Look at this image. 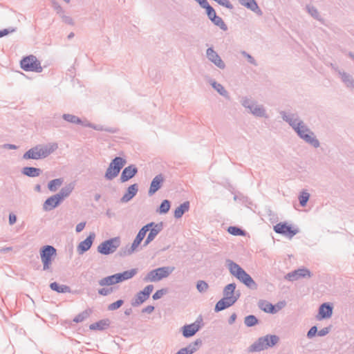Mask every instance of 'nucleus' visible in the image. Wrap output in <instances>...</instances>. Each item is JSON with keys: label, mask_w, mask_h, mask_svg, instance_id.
Returning a JSON list of instances; mask_svg holds the SVG:
<instances>
[{"label": "nucleus", "mask_w": 354, "mask_h": 354, "mask_svg": "<svg viewBox=\"0 0 354 354\" xmlns=\"http://www.w3.org/2000/svg\"><path fill=\"white\" fill-rule=\"evenodd\" d=\"M58 149V145L56 142L48 143L46 145H37L28 150L24 155L25 160L33 159L39 160L48 157Z\"/></svg>", "instance_id": "f257e3e1"}, {"label": "nucleus", "mask_w": 354, "mask_h": 354, "mask_svg": "<svg viewBox=\"0 0 354 354\" xmlns=\"http://www.w3.org/2000/svg\"><path fill=\"white\" fill-rule=\"evenodd\" d=\"M153 225V223H147V225H144L139 230L131 245H126L125 247L120 248L118 254L121 257L132 254L140 245L141 242L145 237L147 232L150 230V227H151Z\"/></svg>", "instance_id": "f03ea898"}, {"label": "nucleus", "mask_w": 354, "mask_h": 354, "mask_svg": "<svg viewBox=\"0 0 354 354\" xmlns=\"http://www.w3.org/2000/svg\"><path fill=\"white\" fill-rule=\"evenodd\" d=\"M279 340V337L276 335H266L257 339L252 345L248 348L249 353L260 352L273 347Z\"/></svg>", "instance_id": "7ed1b4c3"}, {"label": "nucleus", "mask_w": 354, "mask_h": 354, "mask_svg": "<svg viewBox=\"0 0 354 354\" xmlns=\"http://www.w3.org/2000/svg\"><path fill=\"white\" fill-rule=\"evenodd\" d=\"M137 273L136 269H131L104 277L98 281L100 286H110L131 279Z\"/></svg>", "instance_id": "20e7f679"}, {"label": "nucleus", "mask_w": 354, "mask_h": 354, "mask_svg": "<svg viewBox=\"0 0 354 354\" xmlns=\"http://www.w3.org/2000/svg\"><path fill=\"white\" fill-rule=\"evenodd\" d=\"M241 104L253 115L265 118H268L264 106L261 104H258L256 101L248 97H243L241 100Z\"/></svg>", "instance_id": "39448f33"}, {"label": "nucleus", "mask_w": 354, "mask_h": 354, "mask_svg": "<svg viewBox=\"0 0 354 354\" xmlns=\"http://www.w3.org/2000/svg\"><path fill=\"white\" fill-rule=\"evenodd\" d=\"M279 113L283 120L287 122L294 131L295 128L298 127L301 131L305 130L306 131H310V129L304 122L300 119L297 113L286 112L285 111H281Z\"/></svg>", "instance_id": "423d86ee"}, {"label": "nucleus", "mask_w": 354, "mask_h": 354, "mask_svg": "<svg viewBox=\"0 0 354 354\" xmlns=\"http://www.w3.org/2000/svg\"><path fill=\"white\" fill-rule=\"evenodd\" d=\"M39 254L43 263V270H49L57 255V250L52 245H46L40 248Z\"/></svg>", "instance_id": "0eeeda50"}, {"label": "nucleus", "mask_w": 354, "mask_h": 354, "mask_svg": "<svg viewBox=\"0 0 354 354\" xmlns=\"http://www.w3.org/2000/svg\"><path fill=\"white\" fill-rule=\"evenodd\" d=\"M20 67L25 71L41 73L43 71L40 61L33 55L23 57L20 61Z\"/></svg>", "instance_id": "6e6552de"}, {"label": "nucleus", "mask_w": 354, "mask_h": 354, "mask_svg": "<svg viewBox=\"0 0 354 354\" xmlns=\"http://www.w3.org/2000/svg\"><path fill=\"white\" fill-rule=\"evenodd\" d=\"M127 161L122 157H115L110 162L104 177L106 180H113L114 178L118 176L120 170L125 165Z\"/></svg>", "instance_id": "1a4fd4ad"}, {"label": "nucleus", "mask_w": 354, "mask_h": 354, "mask_svg": "<svg viewBox=\"0 0 354 354\" xmlns=\"http://www.w3.org/2000/svg\"><path fill=\"white\" fill-rule=\"evenodd\" d=\"M175 268L172 266H164L152 270L145 277V281H158L167 277L173 272Z\"/></svg>", "instance_id": "9d476101"}, {"label": "nucleus", "mask_w": 354, "mask_h": 354, "mask_svg": "<svg viewBox=\"0 0 354 354\" xmlns=\"http://www.w3.org/2000/svg\"><path fill=\"white\" fill-rule=\"evenodd\" d=\"M121 244L119 236L111 238L103 241L97 248L99 253L103 255H109L114 253Z\"/></svg>", "instance_id": "9b49d317"}, {"label": "nucleus", "mask_w": 354, "mask_h": 354, "mask_svg": "<svg viewBox=\"0 0 354 354\" xmlns=\"http://www.w3.org/2000/svg\"><path fill=\"white\" fill-rule=\"evenodd\" d=\"M295 131L297 136L306 143L310 145L315 148H318L319 147V141L315 136L314 132L310 129V131H306L305 130L301 131L297 127V128H295Z\"/></svg>", "instance_id": "f8f14e48"}, {"label": "nucleus", "mask_w": 354, "mask_h": 354, "mask_svg": "<svg viewBox=\"0 0 354 354\" xmlns=\"http://www.w3.org/2000/svg\"><path fill=\"white\" fill-rule=\"evenodd\" d=\"M311 276L312 273L308 269L301 268L288 272L285 275L284 278L288 281H294L301 278H310Z\"/></svg>", "instance_id": "ddd939ff"}, {"label": "nucleus", "mask_w": 354, "mask_h": 354, "mask_svg": "<svg viewBox=\"0 0 354 354\" xmlns=\"http://www.w3.org/2000/svg\"><path fill=\"white\" fill-rule=\"evenodd\" d=\"M208 19L216 26L219 27L222 30L226 31L227 26L221 17L217 16L214 8L209 6L205 9Z\"/></svg>", "instance_id": "4468645a"}, {"label": "nucleus", "mask_w": 354, "mask_h": 354, "mask_svg": "<svg viewBox=\"0 0 354 354\" xmlns=\"http://www.w3.org/2000/svg\"><path fill=\"white\" fill-rule=\"evenodd\" d=\"M274 230L276 233L288 236L289 238L293 237L296 235L299 230L297 229H292L291 225H288L286 223H279L274 226Z\"/></svg>", "instance_id": "2eb2a0df"}, {"label": "nucleus", "mask_w": 354, "mask_h": 354, "mask_svg": "<svg viewBox=\"0 0 354 354\" xmlns=\"http://www.w3.org/2000/svg\"><path fill=\"white\" fill-rule=\"evenodd\" d=\"M206 56L208 60L212 62L218 68L224 69L225 68V64L212 47L207 49Z\"/></svg>", "instance_id": "dca6fc26"}, {"label": "nucleus", "mask_w": 354, "mask_h": 354, "mask_svg": "<svg viewBox=\"0 0 354 354\" xmlns=\"http://www.w3.org/2000/svg\"><path fill=\"white\" fill-rule=\"evenodd\" d=\"M95 238V234L91 232L86 239L81 241L77 247V251L79 254H83L88 251L92 246L93 241Z\"/></svg>", "instance_id": "f3484780"}, {"label": "nucleus", "mask_w": 354, "mask_h": 354, "mask_svg": "<svg viewBox=\"0 0 354 354\" xmlns=\"http://www.w3.org/2000/svg\"><path fill=\"white\" fill-rule=\"evenodd\" d=\"M236 302V298L235 297H223L220 299L215 305L214 311L218 313L223 310Z\"/></svg>", "instance_id": "a211bd4d"}, {"label": "nucleus", "mask_w": 354, "mask_h": 354, "mask_svg": "<svg viewBox=\"0 0 354 354\" xmlns=\"http://www.w3.org/2000/svg\"><path fill=\"white\" fill-rule=\"evenodd\" d=\"M236 279L252 290H256L258 287L257 283L244 270L237 276Z\"/></svg>", "instance_id": "6ab92c4d"}, {"label": "nucleus", "mask_w": 354, "mask_h": 354, "mask_svg": "<svg viewBox=\"0 0 354 354\" xmlns=\"http://www.w3.org/2000/svg\"><path fill=\"white\" fill-rule=\"evenodd\" d=\"M200 322L196 320L194 323L185 325L182 328L183 335L186 338L191 337L194 336L200 330Z\"/></svg>", "instance_id": "aec40b11"}, {"label": "nucleus", "mask_w": 354, "mask_h": 354, "mask_svg": "<svg viewBox=\"0 0 354 354\" xmlns=\"http://www.w3.org/2000/svg\"><path fill=\"white\" fill-rule=\"evenodd\" d=\"M164 182V176L162 174L156 176L151 182L149 189L148 190V195L153 196L157 191H158Z\"/></svg>", "instance_id": "412c9836"}, {"label": "nucleus", "mask_w": 354, "mask_h": 354, "mask_svg": "<svg viewBox=\"0 0 354 354\" xmlns=\"http://www.w3.org/2000/svg\"><path fill=\"white\" fill-rule=\"evenodd\" d=\"M332 314L333 306L328 303H324L319 306L316 318L317 320L328 319L332 316Z\"/></svg>", "instance_id": "4be33fe9"}, {"label": "nucleus", "mask_w": 354, "mask_h": 354, "mask_svg": "<svg viewBox=\"0 0 354 354\" xmlns=\"http://www.w3.org/2000/svg\"><path fill=\"white\" fill-rule=\"evenodd\" d=\"M138 173V168L135 165H130L125 167L121 174L120 181L125 183L132 178Z\"/></svg>", "instance_id": "5701e85b"}, {"label": "nucleus", "mask_w": 354, "mask_h": 354, "mask_svg": "<svg viewBox=\"0 0 354 354\" xmlns=\"http://www.w3.org/2000/svg\"><path fill=\"white\" fill-rule=\"evenodd\" d=\"M61 203L62 201L57 194L53 195L44 201L43 209L44 211H50L57 207Z\"/></svg>", "instance_id": "b1692460"}, {"label": "nucleus", "mask_w": 354, "mask_h": 354, "mask_svg": "<svg viewBox=\"0 0 354 354\" xmlns=\"http://www.w3.org/2000/svg\"><path fill=\"white\" fill-rule=\"evenodd\" d=\"M239 2L243 6L250 9L252 12H255L257 15L261 16L263 15L262 10L259 7L255 0H238Z\"/></svg>", "instance_id": "393cba45"}, {"label": "nucleus", "mask_w": 354, "mask_h": 354, "mask_svg": "<svg viewBox=\"0 0 354 354\" xmlns=\"http://www.w3.org/2000/svg\"><path fill=\"white\" fill-rule=\"evenodd\" d=\"M138 185L135 183L130 185L124 196L121 198L120 201L122 203H127L131 201L138 193Z\"/></svg>", "instance_id": "a878e982"}, {"label": "nucleus", "mask_w": 354, "mask_h": 354, "mask_svg": "<svg viewBox=\"0 0 354 354\" xmlns=\"http://www.w3.org/2000/svg\"><path fill=\"white\" fill-rule=\"evenodd\" d=\"M338 73L342 82L344 85L348 88H354V79L351 75L347 73L344 71H342L339 69H336Z\"/></svg>", "instance_id": "bb28decb"}, {"label": "nucleus", "mask_w": 354, "mask_h": 354, "mask_svg": "<svg viewBox=\"0 0 354 354\" xmlns=\"http://www.w3.org/2000/svg\"><path fill=\"white\" fill-rule=\"evenodd\" d=\"M75 188V183H70L63 187L60 191L56 194L58 198L62 201L64 198L68 197L70 194L72 193L73 190Z\"/></svg>", "instance_id": "cd10ccee"}, {"label": "nucleus", "mask_w": 354, "mask_h": 354, "mask_svg": "<svg viewBox=\"0 0 354 354\" xmlns=\"http://www.w3.org/2000/svg\"><path fill=\"white\" fill-rule=\"evenodd\" d=\"M258 306L265 313L274 314L278 311L274 305L266 300H260L258 303Z\"/></svg>", "instance_id": "c85d7f7f"}, {"label": "nucleus", "mask_w": 354, "mask_h": 354, "mask_svg": "<svg viewBox=\"0 0 354 354\" xmlns=\"http://www.w3.org/2000/svg\"><path fill=\"white\" fill-rule=\"evenodd\" d=\"M236 283H232L227 284L223 289V297H235L236 298V301L239 299L240 297V293H237L236 295L234 294L235 289H236Z\"/></svg>", "instance_id": "c756f323"}, {"label": "nucleus", "mask_w": 354, "mask_h": 354, "mask_svg": "<svg viewBox=\"0 0 354 354\" xmlns=\"http://www.w3.org/2000/svg\"><path fill=\"white\" fill-rule=\"evenodd\" d=\"M226 264L228 267L230 274L234 276L236 278L243 270V269L239 265L230 259L226 260Z\"/></svg>", "instance_id": "7c9ffc66"}, {"label": "nucleus", "mask_w": 354, "mask_h": 354, "mask_svg": "<svg viewBox=\"0 0 354 354\" xmlns=\"http://www.w3.org/2000/svg\"><path fill=\"white\" fill-rule=\"evenodd\" d=\"M150 223H153V226L150 227L149 233L147 235L148 239H150L151 241L156 238V236L163 229V223L162 222L159 223H155L153 222H151Z\"/></svg>", "instance_id": "2f4dec72"}, {"label": "nucleus", "mask_w": 354, "mask_h": 354, "mask_svg": "<svg viewBox=\"0 0 354 354\" xmlns=\"http://www.w3.org/2000/svg\"><path fill=\"white\" fill-rule=\"evenodd\" d=\"M110 325V321L108 319H101L97 322L91 324L89 326V329L92 330H104L106 329Z\"/></svg>", "instance_id": "473e14b6"}, {"label": "nucleus", "mask_w": 354, "mask_h": 354, "mask_svg": "<svg viewBox=\"0 0 354 354\" xmlns=\"http://www.w3.org/2000/svg\"><path fill=\"white\" fill-rule=\"evenodd\" d=\"M41 172V169L33 167H25L21 170L22 174L31 178L39 176Z\"/></svg>", "instance_id": "72a5a7b5"}, {"label": "nucleus", "mask_w": 354, "mask_h": 354, "mask_svg": "<svg viewBox=\"0 0 354 354\" xmlns=\"http://www.w3.org/2000/svg\"><path fill=\"white\" fill-rule=\"evenodd\" d=\"M189 206L190 204L189 201H185L180 204L174 211V217L176 218H181L185 212L189 211Z\"/></svg>", "instance_id": "f704fd0d"}, {"label": "nucleus", "mask_w": 354, "mask_h": 354, "mask_svg": "<svg viewBox=\"0 0 354 354\" xmlns=\"http://www.w3.org/2000/svg\"><path fill=\"white\" fill-rule=\"evenodd\" d=\"M202 344V341L201 339H197L194 342L190 343L189 345H187L185 348H182L185 353L186 354H193L194 352H196L198 348V346Z\"/></svg>", "instance_id": "c9c22d12"}, {"label": "nucleus", "mask_w": 354, "mask_h": 354, "mask_svg": "<svg viewBox=\"0 0 354 354\" xmlns=\"http://www.w3.org/2000/svg\"><path fill=\"white\" fill-rule=\"evenodd\" d=\"M147 299L148 297H147L146 295L142 292V290H141L135 295L131 301V305L134 307L138 306L144 303Z\"/></svg>", "instance_id": "e433bc0d"}, {"label": "nucleus", "mask_w": 354, "mask_h": 354, "mask_svg": "<svg viewBox=\"0 0 354 354\" xmlns=\"http://www.w3.org/2000/svg\"><path fill=\"white\" fill-rule=\"evenodd\" d=\"M50 288L58 293L71 292V288L66 285H59L57 282H53L50 284Z\"/></svg>", "instance_id": "4c0bfd02"}, {"label": "nucleus", "mask_w": 354, "mask_h": 354, "mask_svg": "<svg viewBox=\"0 0 354 354\" xmlns=\"http://www.w3.org/2000/svg\"><path fill=\"white\" fill-rule=\"evenodd\" d=\"M212 86L222 96L229 98L228 92L225 90L222 84L216 82L215 80H211L209 81Z\"/></svg>", "instance_id": "58836bf2"}, {"label": "nucleus", "mask_w": 354, "mask_h": 354, "mask_svg": "<svg viewBox=\"0 0 354 354\" xmlns=\"http://www.w3.org/2000/svg\"><path fill=\"white\" fill-rule=\"evenodd\" d=\"M64 182L62 178H55L48 182V188L50 192H56L58 187H59Z\"/></svg>", "instance_id": "ea45409f"}, {"label": "nucleus", "mask_w": 354, "mask_h": 354, "mask_svg": "<svg viewBox=\"0 0 354 354\" xmlns=\"http://www.w3.org/2000/svg\"><path fill=\"white\" fill-rule=\"evenodd\" d=\"M62 118L65 121L71 124H78L79 123H82V120L79 117L73 114L64 113L62 115Z\"/></svg>", "instance_id": "a19ab883"}, {"label": "nucleus", "mask_w": 354, "mask_h": 354, "mask_svg": "<svg viewBox=\"0 0 354 354\" xmlns=\"http://www.w3.org/2000/svg\"><path fill=\"white\" fill-rule=\"evenodd\" d=\"M259 323V319L253 315H248L244 319V324L248 327H252Z\"/></svg>", "instance_id": "79ce46f5"}, {"label": "nucleus", "mask_w": 354, "mask_h": 354, "mask_svg": "<svg viewBox=\"0 0 354 354\" xmlns=\"http://www.w3.org/2000/svg\"><path fill=\"white\" fill-rule=\"evenodd\" d=\"M170 207H171L170 201L165 199L162 201V203L157 211L161 214H167L169 212Z\"/></svg>", "instance_id": "37998d69"}, {"label": "nucleus", "mask_w": 354, "mask_h": 354, "mask_svg": "<svg viewBox=\"0 0 354 354\" xmlns=\"http://www.w3.org/2000/svg\"><path fill=\"white\" fill-rule=\"evenodd\" d=\"M90 310H85L78 314L73 319V322L76 323H80L85 320L86 318H88L90 315Z\"/></svg>", "instance_id": "c03bdc74"}, {"label": "nucleus", "mask_w": 354, "mask_h": 354, "mask_svg": "<svg viewBox=\"0 0 354 354\" xmlns=\"http://www.w3.org/2000/svg\"><path fill=\"white\" fill-rule=\"evenodd\" d=\"M306 9L308 12L315 19L322 20L320 15L317 10V9L314 6H307Z\"/></svg>", "instance_id": "a18cd8bd"}, {"label": "nucleus", "mask_w": 354, "mask_h": 354, "mask_svg": "<svg viewBox=\"0 0 354 354\" xmlns=\"http://www.w3.org/2000/svg\"><path fill=\"white\" fill-rule=\"evenodd\" d=\"M310 194L306 191H303L299 196V201L301 207H305L309 200Z\"/></svg>", "instance_id": "49530a36"}, {"label": "nucleus", "mask_w": 354, "mask_h": 354, "mask_svg": "<svg viewBox=\"0 0 354 354\" xmlns=\"http://www.w3.org/2000/svg\"><path fill=\"white\" fill-rule=\"evenodd\" d=\"M227 232L234 236H243L245 234L244 231L236 226H230L227 229Z\"/></svg>", "instance_id": "de8ad7c7"}, {"label": "nucleus", "mask_w": 354, "mask_h": 354, "mask_svg": "<svg viewBox=\"0 0 354 354\" xmlns=\"http://www.w3.org/2000/svg\"><path fill=\"white\" fill-rule=\"evenodd\" d=\"M196 288L198 291L201 293L206 292L209 288L208 283L203 280H199L196 283Z\"/></svg>", "instance_id": "09e8293b"}, {"label": "nucleus", "mask_w": 354, "mask_h": 354, "mask_svg": "<svg viewBox=\"0 0 354 354\" xmlns=\"http://www.w3.org/2000/svg\"><path fill=\"white\" fill-rule=\"evenodd\" d=\"M124 304V300L119 299L108 306V310L113 311L120 308Z\"/></svg>", "instance_id": "8fccbe9b"}, {"label": "nucleus", "mask_w": 354, "mask_h": 354, "mask_svg": "<svg viewBox=\"0 0 354 354\" xmlns=\"http://www.w3.org/2000/svg\"><path fill=\"white\" fill-rule=\"evenodd\" d=\"M241 53L242 55H243L247 59L248 62L250 64H252V65H254L255 66H257L258 65V64H257V61L255 60V59L251 55L248 53L246 51L243 50V51L241 52Z\"/></svg>", "instance_id": "3c124183"}, {"label": "nucleus", "mask_w": 354, "mask_h": 354, "mask_svg": "<svg viewBox=\"0 0 354 354\" xmlns=\"http://www.w3.org/2000/svg\"><path fill=\"white\" fill-rule=\"evenodd\" d=\"M167 292V290L166 288H162L160 290H157L153 295V299L154 300H158L160 299L163 295H165Z\"/></svg>", "instance_id": "603ef678"}, {"label": "nucleus", "mask_w": 354, "mask_h": 354, "mask_svg": "<svg viewBox=\"0 0 354 354\" xmlns=\"http://www.w3.org/2000/svg\"><path fill=\"white\" fill-rule=\"evenodd\" d=\"M113 292V288H104L98 290V294L102 296H107Z\"/></svg>", "instance_id": "864d4df0"}, {"label": "nucleus", "mask_w": 354, "mask_h": 354, "mask_svg": "<svg viewBox=\"0 0 354 354\" xmlns=\"http://www.w3.org/2000/svg\"><path fill=\"white\" fill-rule=\"evenodd\" d=\"M216 3H218L219 5L224 6L230 10H232L234 8L233 5L230 3L229 0H214Z\"/></svg>", "instance_id": "5fc2aeb1"}, {"label": "nucleus", "mask_w": 354, "mask_h": 354, "mask_svg": "<svg viewBox=\"0 0 354 354\" xmlns=\"http://www.w3.org/2000/svg\"><path fill=\"white\" fill-rule=\"evenodd\" d=\"M17 28L14 27H9L8 28L0 30V38L6 35H8L10 33L15 32Z\"/></svg>", "instance_id": "6e6d98bb"}, {"label": "nucleus", "mask_w": 354, "mask_h": 354, "mask_svg": "<svg viewBox=\"0 0 354 354\" xmlns=\"http://www.w3.org/2000/svg\"><path fill=\"white\" fill-rule=\"evenodd\" d=\"M60 17L62 18V21L65 24L71 25V26L74 25L73 19L70 16L65 15L64 13V14L61 15Z\"/></svg>", "instance_id": "4d7b16f0"}, {"label": "nucleus", "mask_w": 354, "mask_h": 354, "mask_svg": "<svg viewBox=\"0 0 354 354\" xmlns=\"http://www.w3.org/2000/svg\"><path fill=\"white\" fill-rule=\"evenodd\" d=\"M317 328L316 326H312L310 330L307 332V337L308 339H312L315 335L317 333Z\"/></svg>", "instance_id": "13d9d810"}, {"label": "nucleus", "mask_w": 354, "mask_h": 354, "mask_svg": "<svg viewBox=\"0 0 354 354\" xmlns=\"http://www.w3.org/2000/svg\"><path fill=\"white\" fill-rule=\"evenodd\" d=\"M330 326L324 327L320 330L317 331V335L319 337H324L329 333L330 330Z\"/></svg>", "instance_id": "bf43d9fd"}, {"label": "nucleus", "mask_w": 354, "mask_h": 354, "mask_svg": "<svg viewBox=\"0 0 354 354\" xmlns=\"http://www.w3.org/2000/svg\"><path fill=\"white\" fill-rule=\"evenodd\" d=\"M53 8H54L55 10L56 11L57 14H58L59 15V17L61 16V15L64 13L63 8L59 3H57L56 2H53Z\"/></svg>", "instance_id": "052dcab7"}, {"label": "nucleus", "mask_w": 354, "mask_h": 354, "mask_svg": "<svg viewBox=\"0 0 354 354\" xmlns=\"http://www.w3.org/2000/svg\"><path fill=\"white\" fill-rule=\"evenodd\" d=\"M153 290V286L148 285L142 290V292L146 295L147 297L149 298L151 293L152 292Z\"/></svg>", "instance_id": "680f3d73"}, {"label": "nucleus", "mask_w": 354, "mask_h": 354, "mask_svg": "<svg viewBox=\"0 0 354 354\" xmlns=\"http://www.w3.org/2000/svg\"><path fill=\"white\" fill-rule=\"evenodd\" d=\"M92 129L97 131H105L111 133L114 132L111 129H104L102 125H95L94 124H93Z\"/></svg>", "instance_id": "e2e57ef3"}, {"label": "nucleus", "mask_w": 354, "mask_h": 354, "mask_svg": "<svg viewBox=\"0 0 354 354\" xmlns=\"http://www.w3.org/2000/svg\"><path fill=\"white\" fill-rule=\"evenodd\" d=\"M86 226V222H81L76 225L75 231L77 233L81 232Z\"/></svg>", "instance_id": "0e129e2a"}, {"label": "nucleus", "mask_w": 354, "mask_h": 354, "mask_svg": "<svg viewBox=\"0 0 354 354\" xmlns=\"http://www.w3.org/2000/svg\"><path fill=\"white\" fill-rule=\"evenodd\" d=\"M17 221V216L15 214L13 213H10L9 214V224L10 225H12L13 224H15Z\"/></svg>", "instance_id": "69168bd1"}, {"label": "nucleus", "mask_w": 354, "mask_h": 354, "mask_svg": "<svg viewBox=\"0 0 354 354\" xmlns=\"http://www.w3.org/2000/svg\"><path fill=\"white\" fill-rule=\"evenodd\" d=\"M154 310V306H147L142 310V313H151Z\"/></svg>", "instance_id": "338daca9"}, {"label": "nucleus", "mask_w": 354, "mask_h": 354, "mask_svg": "<svg viewBox=\"0 0 354 354\" xmlns=\"http://www.w3.org/2000/svg\"><path fill=\"white\" fill-rule=\"evenodd\" d=\"M236 314L235 313H232L228 319L229 324H233L236 319Z\"/></svg>", "instance_id": "774afa93"}]
</instances>
